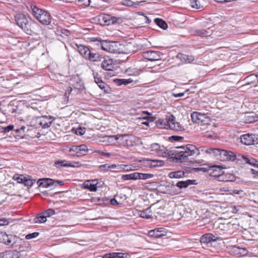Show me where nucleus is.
<instances>
[{"label":"nucleus","mask_w":258,"mask_h":258,"mask_svg":"<svg viewBox=\"0 0 258 258\" xmlns=\"http://www.w3.org/2000/svg\"><path fill=\"white\" fill-rule=\"evenodd\" d=\"M150 149L157 156L167 158L169 161L176 163L186 162L189 156L200 154L199 149L191 144L177 147V150H170L163 146H161L157 143H154L151 145Z\"/></svg>","instance_id":"obj_1"},{"label":"nucleus","mask_w":258,"mask_h":258,"mask_svg":"<svg viewBox=\"0 0 258 258\" xmlns=\"http://www.w3.org/2000/svg\"><path fill=\"white\" fill-rule=\"evenodd\" d=\"M91 41L97 42V45L100 46L102 50L106 52L119 53L121 51L120 49L121 43L117 42L107 41V40H101L99 37L92 38Z\"/></svg>","instance_id":"obj_2"},{"label":"nucleus","mask_w":258,"mask_h":258,"mask_svg":"<svg viewBox=\"0 0 258 258\" xmlns=\"http://www.w3.org/2000/svg\"><path fill=\"white\" fill-rule=\"evenodd\" d=\"M30 9L32 11L33 15L40 23L46 25L50 24L51 18L47 12L38 8L34 5L30 6Z\"/></svg>","instance_id":"obj_3"},{"label":"nucleus","mask_w":258,"mask_h":258,"mask_svg":"<svg viewBox=\"0 0 258 258\" xmlns=\"http://www.w3.org/2000/svg\"><path fill=\"white\" fill-rule=\"evenodd\" d=\"M158 123L161 127L169 128L175 131H180L182 130V127L179 122L176 121L175 117L172 114L167 116L166 120L159 119Z\"/></svg>","instance_id":"obj_4"},{"label":"nucleus","mask_w":258,"mask_h":258,"mask_svg":"<svg viewBox=\"0 0 258 258\" xmlns=\"http://www.w3.org/2000/svg\"><path fill=\"white\" fill-rule=\"evenodd\" d=\"M191 118L193 122L201 126V130H205L204 126L209 125L211 122L208 113L194 112L191 114Z\"/></svg>","instance_id":"obj_5"},{"label":"nucleus","mask_w":258,"mask_h":258,"mask_svg":"<svg viewBox=\"0 0 258 258\" xmlns=\"http://www.w3.org/2000/svg\"><path fill=\"white\" fill-rule=\"evenodd\" d=\"M117 144L123 146H133L137 140V138L132 134H117Z\"/></svg>","instance_id":"obj_6"},{"label":"nucleus","mask_w":258,"mask_h":258,"mask_svg":"<svg viewBox=\"0 0 258 258\" xmlns=\"http://www.w3.org/2000/svg\"><path fill=\"white\" fill-rule=\"evenodd\" d=\"M18 237L12 234H7L5 232L0 233V242L9 246L17 247Z\"/></svg>","instance_id":"obj_7"},{"label":"nucleus","mask_w":258,"mask_h":258,"mask_svg":"<svg viewBox=\"0 0 258 258\" xmlns=\"http://www.w3.org/2000/svg\"><path fill=\"white\" fill-rule=\"evenodd\" d=\"M142 46L138 45L133 42H128L125 44H121L119 53H130L135 52L142 48Z\"/></svg>","instance_id":"obj_8"},{"label":"nucleus","mask_w":258,"mask_h":258,"mask_svg":"<svg viewBox=\"0 0 258 258\" xmlns=\"http://www.w3.org/2000/svg\"><path fill=\"white\" fill-rule=\"evenodd\" d=\"M38 184L39 187L47 188L50 186L54 185L57 186L58 185H62L63 182L62 181L54 180L51 178H42L38 180Z\"/></svg>","instance_id":"obj_9"},{"label":"nucleus","mask_w":258,"mask_h":258,"mask_svg":"<svg viewBox=\"0 0 258 258\" xmlns=\"http://www.w3.org/2000/svg\"><path fill=\"white\" fill-rule=\"evenodd\" d=\"M242 143L246 145H251L258 144V136L255 134H247L240 137Z\"/></svg>","instance_id":"obj_10"},{"label":"nucleus","mask_w":258,"mask_h":258,"mask_svg":"<svg viewBox=\"0 0 258 258\" xmlns=\"http://www.w3.org/2000/svg\"><path fill=\"white\" fill-rule=\"evenodd\" d=\"M89 150L86 145L82 144L80 146H74L70 149L69 151L72 153L73 156L78 157L86 155Z\"/></svg>","instance_id":"obj_11"},{"label":"nucleus","mask_w":258,"mask_h":258,"mask_svg":"<svg viewBox=\"0 0 258 258\" xmlns=\"http://www.w3.org/2000/svg\"><path fill=\"white\" fill-rule=\"evenodd\" d=\"M15 20L17 24L22 29L25 30L28 29V20L26 16L23 14H18L15 17Z\"/></svg>","instance_id":"obj_12"},{"label":"nucleus","mask_w":258,"mask_h":258,"mask_svg":"<svg viewBox=\"0 0 258 258\" xmlns=\"http://www.w3.org/2000/svg\"><path fill=\"white\" fill-rule=\"evenodd\" d=\"M160 52L156 51L149 50L143 52L142 56L145 59L154 61L160 59Z\"/></svg>","instance_id":"obj_13"},{"label":"nucleus","mask_w":258,"mask_h":258,"mask_svg":"<svg viewBox=\"0 0 258 258\" xmlns=\"http://www.w3.org/2000/svg\"><path fill=\"white\" fill-rule=\"evenodd\" d=\"M241 160L244 163L248 164L251 166L257 168L258 169V161L256 160L253 158L242 156ZM251 171L253 174H255L256 176H258V170H256L254 169H251Z\"/></svg>","instance_id":"obj_14"},{"label":"nucleus","mask_w":258,"mask_h":258,"mask_svg":"<svg viewBox=\"0 0 258 258\" xmlns=\"http://www.w3.org/2000/svg\"><path fill=\"white\" fill-rule=\"evenodd\" d=\"M100 18L107 25L119 23L121 21L119 18H116L110 15L102 14L100 16Z\"/></svg>","instance_id":"obj_15"},{"label":"nucleus","mask_w":258,"mask_h":258,"mask_svg":"<svg viewBox=\"0 0 258 258\" xmlns=\"http://www.w3.org/2000/svg\"><path fill=\"white\" fill-rule=\"evenodd\" d=\"M54 119L51 116H43L39 118L38 124L42 128H47L51 125Z\"/></svg>","instance_id":"obj_16"},{"label":"nucleus","mask_w":258,"mask_h":258,"mask_svg":"<svg viewBox=\"0 0 258 258\" xmlns=\"http://www.w3.org/2000/svg\"><path fill=\"white\" fill-rule=\"evenodd\" d=\"M219 154L218 159L221 161L234 160L235 159V155L231 151L221 150Z\"/></svg>","instance_id":"obj_17"},{"label":"nucleus","mask_w":258,"mask_h":258,"mask_svg":"<svg viewBox=\"0 0 258 258\" xmlns=\"http://www.w3.org/2000/svg\"><path fill=\"white\" fill-rule=\"evenodd\" d=\"M166 229L164 228H158L149 231V234L150 236L155 238H159L166 235Z\"/></svg>","instance_id":"obj_18"},{"label":"nucleus","mask_w":258,"mask_h":258,"mask_svg":"<svg viewBox=\"0 0 258 258\" xmlns=\"http://www.w3.org/2000/svg\"><path fill=\"white\" fill-rule=\"evenodd\" d=\"M101 68L106 71H112L114 68V64L112 59L104 58L101 63Z\"/></svg>","instance_id":"obj_19"},{"label":"nucleus","mask_w":258,"mask_h":258,"mask_svg":"<svg viewBox=\"0 0 258 258\" xmlns=\"http://www.w3.org/2000/svg\"><path fill=\"white\" fill-rule=\"evenodd\" d=\"M218 239L217 236L214 235L211 233H207L203 235L200 239V241L202 243L208 244L212 241H215Z\"/></svg>","instance_id":"obj_20"},{"label":"nucleus","mask_w":258,"mask_h":258,"mask_svg":"<svg viewBox=\"0 0 258 258\" xmlns=\"http://www.w3.org/2000/svg\"><path fill=\"white\" fill-rule=\"evenodd\" d=\"M2 258H19L20 253L18 250H8L1 253Z\"/></svg>","instance_id":"obj_21"},{"label":"nucleus","mask_w":258,"mask_h":258,"mask_svg":"<svg viewBox=\"0 0 258 258\" xmlns=\"http://www.w3.org/2000/svg\"><path fill=\"white\" fill-rule=\"evenodd\" d=\"M144 2V1L133 2L131 0H123L120 3L122 5L124 6L137 8L140 6H142V4Z\"/></svg>","instance_id":"obj_22"},{"label":"nucleus","mask_w":258,"mask_h":258,"mask_svg":"<svg viewBox=\"0 0 258 258\" xmlns=\"http://www.w3.org/2000/svg\"><path fill=\"white\" fill-rule=\"evenodd\" d=\"M78 47V50L80 54L86 59H87L89 57V54L91 52L89 48L84 45H77Z\"/></svg>","instance_id":"obj_23"},{"label":"nucleus","mask_w":258,"mask_h":258,"mask_svg":"<svg viewBox=\"0 0 258 258\" xmlns=\"http://www.w3.org/2000/svg\"><path fill=\"white\" fill-rule=\"evenodd\" d=\"M209 170L212 171L211 172L212 176L220 178L223 173L222 169L219 166H214L210 167Z\"/></svg>","instance_id":"obj_24"},{"label":"nucleus","mask_w":258,"mask_h":258,"mask_svg":"<svg viewBox=\"0 0 258 258\" xmlns=\"http://www.w3.org/2000/svg\"><path fill=\"white\" fill-rule=\"evenodd\" d=\"M178 57L184 63H191L195 60L194 56L192 55H188L184 54H179Z\"/></svg>","instance_id":"obj_25"},{"label":"nucleus","mask_w":258,"mask_h":258,"mask_svg":"<svg viewBox=\"0 0 258 258\" xmlns=\"http://www.w3.org/2000/svg\"><path fill=\"white\" fill-rule=\"evenodd\" d=\"M117 135L113 136H105L103 138V142L108 144L115 145L117 143Z\"/></svg>","instance_id":"obj_26"},{"label":"nucleus","mask_w":258,"mask_h":258,"mask_svg":"<svg viewBox=\"0 0 258 258\" xmlns=\"http://www.w3.org/2000/svg\"><path fill=\"white\" fill-rule=\"evenodd\" d=\"M139 216L140 217L145 219H149L152 218L151 207L147 208L143 211H140Z\"/></svg>","instance_id":"obj_27"},{"label":"nucleus","mask_w":258,"mask_h":258,"mask_svg":"<svg viewBox=\"0 0 258 258\" xmlns=\"http://www.w3.org/2000/svg\"><path fill=\"white\" fill-rule=\"evenodd\" d=\"M83 185L84 188L89 189L91 191H95L97 189V183H92L90 181L84 182Z\"/></svg>","instance_id":"obj_28"},{"label":"nucleus","mask_w":258,"mask_h":258,"mask_svg":"<svg viewBox=\"0 0 258 258\" xmlns=\"http://www.w3.org/2000/svg\"><path fill=\"white\" fill-rule=\"evenodd\" d=\"M17 243L19 244V247L18 248V251H27L29 248V244L22 241V239H20L18 238Z\"/></svg>","instance_id":"obj_29"},{"label":"nucleus","mask_w":258,"mask_h":258,"mask_svg":"<svg viewBox=\"0 0 258 258\" xmlns=\"http://www.w3.org/2000/svg\"><path fill=\"white\" fill-rule=\"evenodd\" d=\"M145 161L147 162L148 165L152 167L162 166L164 164L163 161L159 160H151L148 159Z\"/></svg>","instance_id":"obj_30"},{"label":"nucleus","mask_w":258,"mask_h":258,"mask_svg":"<svg viewBox=\"0 0 258 258\" xmlns=\"http://www.w3.org/2000/svg\"><path fill=\"white\" fill-rule=\"evenodd\" d=\"M185 173L182 170L171 172L168 174V177L170 178H180L184 176Z\"/></svg>","instance_id":"obj_31"},{"label":"nucleus","mask_w":258,"mask_h":258,"mask_svg":"<svg viewBox=\"0 0 258 258\" xmlns=\"http://www.w3.org/2000/svg\"><path fill=\"white\" fill-rule=\"evenodd\" d=\"M89 57L87 59L93 61H100L103 57L98 53H92L90 52L89 54Z\"/></svg>","instance_id":"obj_32"},{"label":"nucleus","mask_w":258,"mask_h":258,"mask_svg":"<svg viewBox=\"0 0 258 258\" xmlns=\"http://www.w3.org/2000/svg\"><path fill=\"white\" fill-rule=\"evenodd\" d=\"M54 166L57 168L69 167V166H71V163L66 160H57L55 161Z\"/></svg>","instance_id":"obj_33"},{"label":"nucleus","mask_w":258,"mask_h":258,"mask_svg":"<svg viewBox=\"0 0 258 258\" xmlns=\"http://www.w3.org/2000/svg\"><path fill=\"white\" fill-rule=\"evenodd\" d=\"M47 218L45 215H43V212L39 214L34 219V222L35 223H43L46 221Z\"/></svg>","instance_id":"obj_34"},{"label":"nucleus","mask_w":258,"mask_h":258,"mask_svg":"<svg viewBox=\"0 0 258 258\" xmlns=\"http://www.w3.org/2000/svg\"><path fill=\"white\" fill-rule=\"evenodd\" d=\"M135 166L133 165L120 164L118 165V170H122L124 172H128L135 170Z\"/></svg>","instance_id":"obj_35"},{"label":"nucleus","mask_w":258,"mask_h":258,"mask_svg":"<svg viewBox=\"0 0 258 258\" xmlns=\"http://www.w3.org/2000/svg\"><path fill=\"white\" fill-rule=\"evenodd\" d=\"M154 22L157 24L159 27L163 30H165L167 28L168 26L167 23L163 21V20L159 18H156L154 19Z\"/></svg>","instance_id":"obj_36"},{"label":"nucleus","mask_w":258,"mask_h":258,"mask_svg":"<svg viewBox=\"0 0 258 258\" xmlns=\"http://www.w3.org/2000/svg\"><path fill=\"white\" fill-rule=\"evenodd\" d=\"M118 85L120 86L122 85H127L131 83L133 80L131 79H116L114 80Z\"/></svg>","instance_id":"obj_37"},{"label":"nucleus","mask_w":258,"mask_h":258,"mask_svg":"<svg viewBox=\"0 0 258 258\" xmlns=\"http://www.w3.org/2000/svg\"><path fill=\"white\" fill-rule=\"evenodd\" d=\"M153 174L148 173H143L137 172V179H147L151 178L153 177Z\"/></svg>","instance_id":"obj_38"},{"label":"nucleus","mask_w":258,"mask_h":258,"mask_svg":"<svg viewBox=\"0 0 258 258\" xmlns=\"http://www.w3.org/2000/svg\"><path fill=\"white\" fill-rule=\"evenodd\" d=\"M191 180H187L186 181H178L176 185L179 187L180 188H186L189 185L191 184Z\"/></svg>","instance_id":"obj_39"},{"label":"nucleus","mask_w":258,"mask_h":258,"mask_svg":"<svg viewBox=\"0 0 258 258\" xmlns=\"http://www.w3.org/2000/svg\"><path fill=\"white\" fill-rule=\"evenodd\" d=\"M121 179L124 180H137V172L122 175Z\"/></svg>","instance_id":"obj_40"},{"label":"nucleus","mask_w":258,"mask_h":258,"mask_svg":"<svg viewBox=\"0 0 258 258\" xmlns=\"http://www.w3.org/2000/svg\"><path fill=\"white\" fill-rule=\"evenodd\" d=\"M189 3L192 8L199 9L203 7V5L199 0H189Z\"/></svg>","instance_id":"obj_41"},{"label":"nucleus","mask_w":258,"mask_h":258,"mask_svg":"<svg viewBox=\"0 0 258 258\" xmlns=\"http://www.w3.org/2000/svg\"><path fill=\"white\" fill-rule=\"evenodd\" d=\"M221 149L217 148H210L207 150V152L209 154H212L214 156H215L218 159L219 157Z\"/></svg>","instance_id":"obj_42"},{"label":"nucleus","mask_w":258,"mask_h":258,"mask_svg":"<svg viewBox=\"0 0 258 258\" xmlns=\"http://www.w3.org/2000/svg\"><path fill=\"white\" fill-rule=\"evenodd\" d=\"M126 73L128 75L138 76L139 74V71L135 68H128L126 70Z\"/></svg>","instance_id":"obj_43"},{"label":"nucleus","mask_w":258,"mask_h":258,"mask_svg":"<svg viewBox=\"0 0 258 258\" xmlns=\"http://www.w3.org/2000/svg\"><path fill=\"white\" fill-rule=\"evenodd\" d=\"M196 32L198 35L201 36L202 37H207L208 36L210 35L209 33L207 30L204 29L197 30Z\"/></svg>","instance_id":"obj_44"},{"label":"nucleus","mask_w":258,"mask_h":258,"mask_svg":"<svg viewBox=\"0 0 258 258\" xmlns=\"http://www.w3.org/2000/svg\"><path fill=\"white\" fill-rule=\"evenodd\" d=\"M43 215H45V216H46V217L47 218L54 215L55 214V212L54 210L52 209H49L43 212Z\"/></svg>","instance_id":"obj_45"},{"label":"nucleus","mask_w":258,"mask_h":258,"mask_svg":"<svg viewBox=\"0 0 258 258\" xmlns=\"http://www.w3.org/2000/svg\"><path fill=\"white\" fill-rule=\"evenodd\" d=\"M24 184L25 186L31 187L33 185L34 181L35 180H33V179L28 178L26 177L25 180H24Z\"/></svg>","instance_id":"obj_46"},{"label":"nucleus","mask_w":258,"mask_h":258,"mask_svg":"<svg viewBox=\"0 0 258 258\" xmlns=\"http://www.w3.org/2000/svg\"><path fill=\"white\" fill-rule=\"evenodd\" d=\"M39 233L38 232H33L29 234H27L26 236V239H31L32 238H34L37 237L39 235Z\"/></svg>","instance_id":"obj_47"},{"label":"nucleus","mask_w":258,"mask_h":258,"mask_svg":"<svg viewBox=\"0 0 258 258\" xmlns=\"http://www.w3.org/2000/svg\"><path fill=\"white\" fill-rule=\"evenodd\" d=\"M79 2L80 5L84 6V7H88L90 4V0H79Z\"/></svg>","instance_id":"obj_48"},{"label":"nucleus","mask_w":258,"mask_h":258,"mask_svg":"<svg viewBox=\"0 0 258 258\" xmlns=\"http://www.w3.org/2000/svg\"><path fill=\"white\" fill-rule=\"evenodd\" d=\"M93 78L94 79V81L95 82V83L97 84L98 83L100 82L101 81H102V80L101 79V78L99 77H98V75L97 73L96 72H93Z\"/></svg>","instance_id":"obj_49"},{"label":"nucleus","mask_w":258,"mask_h":258,"mask_svg":"<svg viewBox=\"0 0 258 258\" xmlns=\"http://www.w3.org/2000/svg\"><path fill=\"white\" fill-rule=\"evenodd\" d=\"M125 255V253L122 252H114V258H124V255Z\"/></svg>","instance_id":"obj_50"},{"label":"nucleus","mask_w":258,"mask_h":258,"mask_svg":"<svg viewBox=\"0 0 258 258\" xmlns=\"http://www.w3.org/2000/svg\"><path fill=\"white\" fill-rule=\"evenodd\" d=\"M9 222L6 219H0V226H5L9 224Z\"/></svg>","instance_id":"obj_51"},{"label":"nucleus","mask_w":258,"mask_h":258,"mask_svg":"<svg viewBox=\"0 0 258 258\" xmlns=\"http://www.w3.org/2000/svg\"><path fill=\"white\" fill-rule=\"evenodd\" d=\"M114 252L108 253L103 255V258H114Z\"/></svg>","instance_id":"obj_52"},{"label":"nucleus","mask_w":258,"mask_h":258,"mask_svg":"<svg viewBox=\"0 0 258 258\" xmlns=\"http://www.w3.org/2000/svg\"><path fill=\"white\" fill-rule=\"evenodd\" d=\"M26 177L23 176V175L19 176L18 178H17V180L18 182L23 183H24V180H25Z\"/></svg>","instance_id":"obj_53"},{"label":"nucleus","mask_w":258,"mask_h":258,"mask_svg":"<svg viewBox=\"0 0 258 258\" xmlns=\"http://www.w3.org/2000/svg\"><path fill=\"white\" fill-rule=\"evenodd\" d=\"M82 164L79 162H74L73 163H71V166H69V167H81Z\"/></svg>","instance_id":"obj_54"},{"label":"nucleus","mask_w":258,"mask_h":258,"mask_svg":"<svg viewBox=\"0 0 258 258\" xmlns=\"http://www.w3.org/2000/svg\"><path fill=\"white\" fill-rule=\"evenodd\" d=\"M13 128H14L13 125H9L7 127H6L4 128V132H5V133L9 132L10 131H12Z\"/></svg>","instance_id":"obj_55"},{"label":"nucleus","mask_w":258,"mask_h":258,"mask_svg":"<svg viewBox=\"0 0 258 258\" xmlns=\"http://www.w3.org/2000/svg\"><path fill=\"white\" fill-rule=\"evenodd\" d=\"M98 87L101 89H104L105 88L106 84L102 81L97 84Z\"/></svg>","instance_id":"obj_56"},{"label":"nucleus","mask_w":258,"mask_h":258,"mask_svg":"<svg viewBox=\"0 0 258 258\" xmlns=\"http://www.w3.org/2000/svg\"><path fill=\"white\" fill-rule=\"evenodd\" d=\"M85 130L84 129L81 128H79L76 131V134L78 135H84L85 134Z\"/></svg>","instance_id":"obj_57"},{"label":"nucleus","mask_w":258,"mask_h":258,"mask_svg":"<svg viewBox=\"0 0 258 258\" xmlns=\"http://www.w3.org/2000/svg\"><path fill=\"white\" fill-rule=\"evenodd\" d=\"M205 136L208 138H212V139H213L215 137V135L214 133H207Z\"/></svg>","instance_id":"obj_58"},{"label":"nucleus","mask_w":258,"mask_h":258,"mask_svg":"<svg viewBox=\"0 0 258 258\" xmlns=\"http://www.w3.org/2000/svg\"><path fill=\"white\" fill-rule=\"evenodd\" d=\"M108 166H109L108 164H105L100 165L99 168L101 169H102L103 168H105V170H109Z\"/></svg>","instance_id":"obj_59"},{"label":"nucleus","mask_w":258,"mask_h":258,"mask_svg":"<svg viewBox=\"0 0 258 258\" xmlns=\"http://www.w3.org/2000/svg\"><path fill=\"white\" fill-rule=\"evenodd\" d=\"M184 95V93H173L172 94V95L174 97H182Z\"/></svg>","instance_id":"obj_60"},{"label":"nucleus","mask_w":258,"mask_h":258,"mask_svg":"<svg viewBox=\"0 0 258 258\" xmlns=\"http://www.w3.org/2000/svg\"><path fill=\"white\" fill-rule=\"evenodd\" d=\"M110 204L112 205H118L119 203L118 202H117V200L115 199H112L110 200Z\"/></svg>","instance_id":"obj_61"},{"label":"nucleus","mask_w":258,"mask_h":258,"mask_svg":"<svg viewBox=\"0 0 258 258\" xmlns=\"http://www.w3.org/2000/svg\"><path fill=\"white\" fill-rule=\"evenodd\" d=\"M108 168L109 169H117L118 170V165L116 164H112L108 166Z\"/></svg>","instance_id":"obj_62"},{"label":"nucleus","mask_w":258,"mask_h":258,"mask_svg":"<svg viewBox=\"0 0 258 258\" xmlns=\"http://www.w3.org/2000/svg\"><path fill=\"white\" fill-rule=\"evenodd\" d=\"M242 190H237V189H234L232 190V192L233 194L236 195H240L242 192Z\"/></svg>","instance_id":"obj_63"},{"label":"nucleus","mask_w":258,"mask_h":258,"mask_svg":"<svg viewBox=\"0 0 258 258\" xmlns=\"http://www.w3.org/2000/svg\"><path fill=\"white\" fill-rule=\"evenodd\" d=\"M250 78H254V80H256L258 82V74H252L250 75Z\"/></svg>","instance_id":"obj_64"}]
</instances>
